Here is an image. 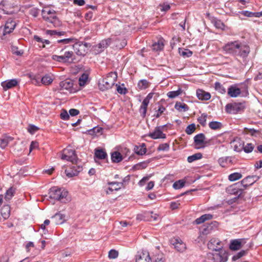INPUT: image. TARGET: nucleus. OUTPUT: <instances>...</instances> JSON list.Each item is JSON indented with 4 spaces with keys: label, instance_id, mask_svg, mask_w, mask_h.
<instances>
[{
    "label": "nucleus",
    "instance_id": "obj_61",
    "mask_svg": "<svg viewBox=\"0 0 262 262\" xmlns=\"http://www.w3.org/2000/svg\"><path fill=\"white\" fill-rule=\"evenodd\" d=\"M39 10L36 8H32L29 10V14L34 17L38 16Z\"/></svg>",
    "mask_w": 262,
    "mask_h": 262
},
{
    "label": "nucleus",
    "instance_id": "obj_11",
    "mask_svg": "<svg viewBox=\"0 0 262 262\" xmlns=\"http://www.w3.org/2000/svg\"><path fill=\"white\" fill-rule=\"evenodd\" d=\"M147 136L152 139H165L166 136L158 126L156 127L153 132L149 133Z\"/></svg>",
    "mask_w": 262,
    "mask_h": 262
},
{
    "label": "nucleus",
    "instance_id": "obj_2",
    "mask_svg": "<svg viewBox=\"0 0 262 262\" xmlns=\"http://www.w3.org/2000/svg\"><path fill=\"white\" fill-rule=\"evenodd\" d=\"M41 15L45 20L51 23L55 27H59L61 24L56 15L55 11L50 8H44L42 10Z\"/></svg>",
    "mask_w": 262,
    "mask_h": 262
},
{
    "label": "nucleus",
    "instance_id": "obj_14",
    "mask_svg": "<svg viewBox=\"0 0 262 262\" xmlns=\"http://www.w3.org/2000/svg\"><path fill=\"white\" fill-rule=\"evenodd\" d=\"M73 86V83L72 81L70 79H66L59 83V90L63 92L66 90L71 92Z\"/></svg>",
    "mask_w": 262,
    "mask_h": 262
},
{
    "label": "nucleus",
    "instance_id": "obj_48",
    "mask_svg": "<svg viewBox=\"0 0 262 262\" xmlns=\"http://www.w3.org/2000/svg\"><path fill=\"white\" fill-rule=\"evenodd\" d=\"M254 148V145L252 143H247L244 145L243 144V150L246 153L251 152Z\"/></svg>",
    "mask_w": 262,
    "mask_h": 262
},
{
    "label": "nucleus",
    "instance_id": "obj_5",
    "mask_svg": "<svg viewBox=\"0 0 262 262\" xmlns=\"http://www.w3.org/2000/svg\"><path fill=\"white\" fill-rule=\"evenodd\" d=\"M60 158L63 160H67L71 162L72 163H76L77 161V157L75 150L71 147L64 148L61 153Z\"/></svg>",
    "mask_w": 262,
    "mask_h": 262
},
{
    "label": "nucleus",
    "instance_id": "obj_4",
    "mask_svg": "<svg viewBox=\"0 0 262 262\" xmlns=\"http://www.w3.org/2000/svg\"><path fill=\"white\" fill-rule=\"evenodd\" d=\"M50 198L56 200L60 201L62 203H66L68 200L66 198L68 192L64 189L56 187L50 189L49 192Z\"/></svg>",
    "mask_w": 262,
    "mask_h": 262
},
{
    "label": "nucleus",
    "instance_id": "obj_59",
    "mask_svg": "<svg viewBox=\"0 0 262 262\" xmlns=\"http://www.w3.org/2000/svg\"><path fill=\"white\" fill-rule=\"evenodd\" d=\"M118 256V252L115 250H111L108 252V257L110 258L114 259Z\"/></svg>",
    "mask_w": 262,
    "mask_h": 262
},
{
    "label": "nucleus",
    "instance_id": "obj_43",
    "mask_svg": "<svg viewBox=\"0 0 262 262\" xmlns=\"http://www.w3.org/2000/svg\"><path fill=\"white\" fill-rule=\"evenodd\" d=\"M153 49L157 51H160L163 49L164 47V43L163 40H159L158 42L153 44Z\"/></svg>",
    "mask_w": 262,
    "mask_h": 262
},
{
    "label": "nucleus",
    "instance_id": "obj_62",
    "mask_svg": "<svg viewBox=\"0 0 262 262\" xmlns=\"http://www.w3.org/2000/svg\"><path fill=\"white\" fill-rule=\"evenodd\" d=\"M181 204L180 201H177L176 202H172L170 203V207L172 210L178 209Z\"/></svg>",
    "mask_w": 262,
    "mask_h": 262
},
{
    "label": "nucleus",
    "instance_id": "obj_40",
    "mask_svg": "<svg viewBox=\"0 0 262 262\" xmlns=\"http://www.w3.org/2000/svg\"><path fill=\"white\" fill-rule=\"evenodd\" d=\"M170 8V6L167 3H163L159 5L157 7V9L160 10L161 12H166L169 10Z\"/></svg>",
    "mask_w": 262,
    "mask_h": 262
},
{
    "label": "nucleus",
    "instance_id": "obj_28",
    "mask_svg": "<svg viewBox=\"0 0 262 262\" xmlns=\"http://www.w3.org/2000/svg\"><path fill=\"white\" fill-rule=\"evenodd\" d=\"M149 102L147 99H144L140 107V113L141 114L143 117H144L146 114L147 106Z\"/></svg>",
    "mask_w": 262,
    "mask_h": 262
},
{
    "label": "nucleus",
    "instance_id": "obj_54",
    "mask_svg": "<svg viewBox=\"0 0 262 262\" xmlns=\"http://www.w3.org/2000/svg\"><path fill=\"white\" fill-rule=\"evenodd\" d=\"M247 254L246 250H242L238 252L236 254L234 255L232 257V260L235 261L242 257L245 256Z\"/></svg>",
    "mask_w": 262,
    "mask_h": 262
},
{
    "label": "nucleus",
    "instance_id": "obj_64",
    "mask_svg": "<svg viewBox=\"0 0 262 262\" xmlns=\"http://www.w3.org/2000/svg\"><path fill=\"white\" fill-rule=\"evenodd\" d=\"M38 127L34 125H30L28 128V131L31 134H34L38 130Z\"/></svg>",
    "mask_w": 262,
    "mask_h": 262
},
{
    "label": "nucleus",
    "instance_id": "obj_17",
    "mask_svg": "<svg viewBox=\"0 0 262 262\" xmlns=\"http://www.w3.org/2000/svg\"><path fill=\"white\" fill-rule=\"evenodd\" d=\"M243 239H235L232 240L230 242L229 248L232 250H237L242 247Z\"/></svg>",
    "mask_w": 262,
    "mask_h": 262
},
{
    "label": "nucleus",
    "instance_id": "obj_16",
    "mask_svg": "<svg viewBox=\"0 0 262 262\" xmlns=\"http://www.w3.org/2000/svg\"><path fill=\"white\" fill-rule=\"evenodd\" d=\"M172 244L174 248L179 252H183L186 249V244L179 238H174Z\"/></svg>",
    "mask_w": 262,
    "mask_h": 262
},
{
    "label": "nucleus",
    "instance_id": "obj_26",
    "mask_svg": "<svg viewBox=\"0 0 262 262\" xmlns=\"http://www.w3.org/2000/svg\"><path fill=\"white\" fill-rule=\"evenodd\" d=\"M213 215L211 214H205L195 220L196 224H201L206 221L212 219Z\"/></svg>",
    "mask_w": 262,
    "mask_h": 262
},
{
    "label": "nucleus",
    "instance_id": "obj_6",
    "mask_svg": "<svg viewBox=\"0 0 262 262\" xmlns=\"http://www.w3.org/2000/svg\"><path fill=\"white\" fill-rule=\"evenodd\" d=\"M208 254V258H211L213 262H226L228 260L227 253L222 249Z\"/></svg>",
    "mask_w": 262,
    "mask_h": 262
},
{
    "label": "nucleus",
    "instance_id": "obj_29",
    "mask_svg": "<svg viewBox=\"0 0 262 262\" xmlns=\"http://www.w3.org/2000/svg\"><path fill=\"white\" fill-rule=\"evenodd\" d=\"M1 213L3 218L8 219L10 214V207L8 205H4L1 210Z\"/></svg>",
    "mask_w": 262,
    "mask_h": 262
},
{
    "label": "nucleus",
    "instance_id": "obj_25",
    "mask_svg": "<svg viewBox=\"0 0 262 262\" xmlns=\"http://www.w3.org/2000/svg\"><path fill=\"white\" fill-rule=\"evenodd\" d=\"M153 262H165L166 258L164 254L161 252H158L153 255L151 258Z\"/></svg>",
    "mask_w": 262,
    "mask_h": 262
},
{
    "label": "nucleus",
    "instance_id": "obj_38",
    "mask_svg": "<svg viewBox=\"0 0 262 262\" xmlns=\"http://www.w3.org/2000/svg\"><path fill=\"white\" fill-rule=\"evenodd\" d=\"M179 54L184 58L189 57L192 55V52L188 49H179Z\"/></svg>",
    "mask_w": 262,
    "mask_h": 262
},
{
    "label": "nucleus",
    "instance_id": "obj_47",
    "mask_svg": "<svg viewBox=\"0 0 262 262\" xmlns=\"http://www.w3.org/2000/svg\"><path fill=\"white\" fill-rule=\"evenodd\" d=\"M241 13L244 16L248 17H259L260 16L262 15L261 12L255 13L248 11H243L241 12Z\"/></svg>",
    "mask_w": 262,
    "mask_h": 262
},
{
    "label": "nucleus",
    "instance_id": "obj_8",
    "mask_svg": "<svg viewBox=\"0 0 262 262\" xmlns=\"http://www.w3.org/2000/svg\"><path fill=\"white\" fill-rule=\"evenodd\" d=\"M112 39L108 38L101 40L98 45L94 47V50L96 54L102 52L105 48L109 46L112 43Z\"/></svg>",
    "mask_w": 262,
    "mask_h": 262
},
{
    "label": "nucleus",
    "instance_id": "obj_58",
    "mask_svg": "<svg viewBox=\"0 0 262 262\" xmlns=\"http://www.w3.org/2000/svg\"><path fill=\"white\" fill-rule=\"evenodd\" d=\"M165 110V107H164L162 105H160L159 107L158 110L156 111V113L154 115V116L157 118H159L161 115V114L164 112Z\"/></svg>",
    "mask_w": 262,
    "mask_h": 262
},
{
    "label": "nucleus",
    "instance_id": "obj_20",
    "mask_svg": "<svg viewBox=\"0 0 262 262\" xmlns=\"http://www.w3.org/2000/svg\"><path fill=\"white\" fill-rule=\"evenodd\" d=\"M196 96L200 100H208L211 98V95L209 93L200 89L196 91Z\"/></svg>",
    "mask_w": 262,
    "mask_h": 262
},
{
    "label": "nucleus",
    "instance_id": "obj_1",
    "mask_svg": "<svg viewBox=\"0 0 262 262\" xmlns=\"http://www.w3.org/2000/svg\"><path fill=\"white\" fill-rule=\"evenodd\" d=\"M223 50L227 53L234 56L246 59L250 52V47L245 42L239 40L228 42L223 47Z\"/></svg>",
    "mask_w": 262,
    "mask_h": 262
},
{
    "label": "nucleus",
    "instance_id": "obj_51",
    "mask_svg": "<svg viewBox=\"0 0 262 262\" xmlns=\"http://www.w3.org/2000/svg\"><path fill=\"white\" fill-rule=\"evenodd\" d=\"M169 149V144L168 143H165L163 144H160L157 148V150L163 151H167Z\"/></svg>",
    "mask_w": 262,
    "mask_h": 262
},
{
    "label": "nucleus",
    "instance_id": "obj_27",
    "mask_svg": "<svg viewBox=\"0 0 262 262\" xmlns=\"http://www.w3.org/2000/svg\"><path fill=\"white\" fill-rule=\"evenodd\" d=\"M135 152L138 155H143L146 152V148L145 143L139 146H136L134 148Z\"/></svg>",
    "mask_w": 262,
    "mask_h": 262
},
{
    "label": "nucleus",
    "instance_id": "obj_42",
    "mask_svg": "<svg viewBox=\"0 0 262 262\" xmlns=\"http://www.w3.org/2000/svg\"><path fill=\"white\" fill-rule=\"evenodd\" d=\"M202 158V155L201 153L198 152L192 156H189L187 158V161L189 163H191L195 160L201 159Z\"/></svg>",
    "mask_w": 262,
    "mask_h": 262
},
{
    "label": "nucleus",
    "instance_id": "obj_33",
    "mask_svg": "<svg viewBox=\"0 0 262 262\" xmlns=\"http://www.w3.org/2000/svg\"><path fill=\"white\" fill-rule=\"evenodd\" d=\"M111 159L113 162L118 163L122 161V157L120 152L115 151L111 155Z\"/></svg>",
    "mask_w": 262,
    "mask_h": 262
},
{
    "label": "nucleus",
    "instance_id": "obj_32",
    "mask_svg": "<svg viewBox=\"0 0 262 262\" xmlns=\"http://www.w3.org/2000/svg\"><path fill=\"white\" fill-rule=\"evenodd\" d=\"M205 139V135L202 133H200L194 136V141L196 145H201L204 143Z\"/></svg>",
    "mask_w": 262,
    "mask_h": 262
},
{
    "label": "nucleus",
    "instance_id": "obj_36",
    "mask_svg": "<svg viewBox=\"0 0 262 262\" xmlns=\"http://www.w3.org/2000/svg\"><path fill=\"white\" fill-rule=\"evenodd\" d=\"M242 174L239 172H234L228 176V180L231 182L238 180L242 178Z\"/></svg>",
    "mask_w": 262,
    "mask_h": 262
},
{
    "label": "nucleus",
    "instance_id": "obj_18",
    "mask_svg": "<svg viewBox=\"0 0 262 262\" xmlns=\"http://www.w3.org/2000/svg\"><path fill=\"white\" fill-rule=\"evenodd\" d=\"M226 192L230 194L238 195L240 196L242 193V190L237 188L236 184L232 185L226 188Z\"/></svg>",
    "mask_w": 262,
    "mask_h": 262
},
{
    "label": "nucleus",
    "instance_id": "obj_37",
    "mask_svg": "<svg viewBox=\"0 0 262 262\" xmlns=\"http://www.w3.org/2000/svg\"><path fill=\"white\" fill-rule=\"evenodd\" d=\"M53 80L52 77L49 75H46L41 79V83L46 85L50 84L53 82Z\"/></svg>",
    "mask_w": 262,
    "mask_h": 262
},
{
    "label": "nucleus",
    "instance_id": "obj_63",
    "mask_svg": "<svg viewBox=\"0 0 262 262\" xmlns=\"http://www.w3.org/2000/svg\"><path fill=\"white\" fill-rule=\"evenodd\" d=\"M52 59L56 61L65 62L64 61V58L63 57L62 55H53L52 56Z\"/></svg>",
    "mask_w": 262,
    "mask_h": 262
},
{
    "label": "nucleus",
    "instance_id": "obj_30",
    "mask_svg": "<svg viewBox=\"0 0 262 262\" xmlns=\"http://www.w3.org/2000/svg\"><path fill=\"white\" fill-rule=\"evenodd\" d=\"M174 108L179 112H186L189 110V107L187 104L180 102H177L176 103Z\"/></svg>",
    "mask_w": 262,
    "mask_h": 262
},
{
    "label": "nucleus",
    "instance_id": "obj_15",
    "mask_svg": "<svg viewBox=\"0 0 262 262\" xmlns=\"http://www.w3.org/2000/svg\"><path fill=\"white\" fill-rule=\"evenodd\" d=\"M241 93V90L236 84L230 85L228 89V95L232 98L238 97Z\"/></svg>",
    "mask_w": 262,
    "mask_h": 262
},
{
    "label": "nucleus",
    "instance_id": "obj_50",
    "mask_svg": "<svg viewBox=\"0 0 262 262\" xmlns=\"http://www.w3.org/2000/svg\"><path fill=\"white\" fill-rule=\"evenodd\" d=\"M73 55L74 53L72 51L65 52L64 54L62 55V56L64 58V61L67 62L70 61V59L72 60V58Z\"/></svg>",
    "mask_w": 262,
    "mask_h": 262
},
{
    "label": "nucleus",
    "instance_id": "obj_35",
    "mask_svg": "<svg viewBox=\"0 0 262 262\" xmlns=\"http://www.w3.org/2000/svg\"><path fill=\"white\" fill-rule=\"evenodd\" d=\"M81 169L82 167H78V170H66L65 173L67 177H68L69 178H72L74 176H77L79 172L81 170Z\"/></svg>",
    "mask_w": 262,
    "mask_h": 262
},
{
    "label": "nucleus",
    "instance_id": "obj_9",
    "mask_svg": "<svg viewBox=\"0 0 262 262\" xmlns=\"http://www.w3.org/2000/svg\"><path fill=\"white\" fill-rule=\"evenodd\" d=\"M136 262H152V261L149 252L147 251H142L138 252Z\"/></svg>",
    "mask_w": 262,
    "mask_h": 262
},
{
    "label": "nucleus",
    "instance_id": "obj_60",
    "mask_svg": "<svg viewBox=\"0 0 262 262\" xmlns=\"http://www.w3.org/2000/svg\"><path fill=\"white\" fill-rule=\"evenodd\" d=\"M47 33L50 35H57L58 36H61L64 34V32H58L56 30H47Z\"/></svg>",
    "mask_w": 262,
    "mask_h": 262
},
{
    "label": "nucleus",
    "instance_id": "obj_57",
    "mask_svg": "<svg viewBox=\"0 0 262 262\" xmlns=\"http://www.w3.org/2000/svg\"><path fill=\"white\" fill-rule=\"evenodd\" d=\"M207 115L205 114H203L202 115L198 118V121L199 123L203 126H204L206 124V118Z\"/></svg>",
    "mask_w": 262,
    "mask_h": 262
},
{
    "label": "nucleus",
    "instance_id": "obj_45",
    "mask_svg": "<svg viewBox=\"0 0 262 262\" xmlns=\"http://www.w3.org/2000/svg\"><path fill=\"white\" fill-rule=\"evenodd\" d=\"M15 189L12 187L10 188L6 192L5 199L7 201L10 200L14 195Z\"/></svg>",
    "mask_w": 262,
    "mask_h": 262
},
{
    "label": "nucleus",
    "instance_id": "obj_19",
    "mask_svg": "<svg viewBox=\"0 0 262 262\" xmlns=\"http://www.w3.org/2000/svg\"><path fill=\"white\" fill-rule=\"evenodd\" d=\"M13 140V138L7 135H4L0 139V146L2 149L5 148L8 144Z\"/></svg>",
    "mask_w": 262,
    "mask_h": 262
},
{
    "label": "nucleus",
    "instance_id": "obj_24",
    "mask_svg": "<svg viewBox=\"0 0 262 262\" xmlns=\"http://www.w3.org/2000/svg\"><path fill=\"white\" fill-rule=\"evenodd\" d=\"M218 162L222 167H225L232 163V158L231 157H222L219 159Z\"/></svg>",
    "mask_w": 262,
    "mask_h": 262
},
{
    "label": "nucleus",
    "instance_id": "obj_34",
    "mask_svg": "<svg viewBox=\"0 0 262 262\" xmlns=\"http://www.w3.org/2000/svg\"><path fill=\"white\" fill-rule=\"evenodd\" d=\"M149 85V82L145 79L140 80L138 83V88L139 90H141L147 89Z\"/></svg>",
    "mask_w": 262,
    "mask_h": 262
},
{
    "label": "nucleus",
    "instance_id": "obj_3",
    "mask_svg": "<svg viewBox=\"0 0 262 262\" xmlns=\"http://www.w3.org/2000/svg\"><path fill=\"white\" fill-rule=\"evenodd\" d=\"M117 75L111 72L102 80L99 81V87L100 90L104 91L111 89L114 85Z\"/></svg>",
    "mask_w": 262,
    "mask_h": 262
},
{
    "label": "nucleus",
    "instance_id": "obj_22",
    "mask_svg": "<svg viewBox=\"0 0 262 262\" xmlns=\"http://www.w3.org/2000/svg\"><path fill=\"white\" fill-rule=\"evenodd\" d=\"M254 181L253 176H248L241 181V184L245 188L252 185Z\"/></svg>",
    "mask_w": 262,
    "mask_h": 262
},
{
    "label": "nucleus",
    "instance_id": "obj_44",
    "mask_svg": "<svg viewBox=\"0 0 262 262\" xmlns=\"http://www.w3.org/2000/svg\"><path fill=\"white\" fill-rule=\"evenodd\" d=\"M209 126L212 129H218L222 127V124L221 122L217 121H211L209 123Z\"/></svg>",
    "mask_w": 262,
    "mask_h": 262
},
{
    "label": "nucleus",
    "instance_id": "obj_31",
    "mask_svg": "<svg viewBox=\"0 0 262 262\" xmlns=\"http://www.w3.org/2000/svg\"><path fill=\"white\" fill-rule=\"evenodd\" d=\"M95 156L99 159H105L107 154L102 149H95Z\"/></svg>",
    "mask_w": 262,
    "mask_h": 262
},
{
    "label": "nucleus",
    "instance_id": "obj_39",
    "mask_svg": "<svg viewBox=\"0 0 262 262\" xmlns=\"http://www.w3.org/2000/svg\"><path fill=\"white\" fill-rule=\"evenodd\" d=\"M233 149L234 151L237 152H241L243 149L244 142L239 141H234L233 142Z\"/></svg>",
    "mask_w": 262,
    "mask_h": 262
},
{
    "label": "nucleus",
    "instance_id": "obj_13",
    "mask_svg": "<svg viewBox=\"0 0 262 262\" xmlns=\"http://www.w3.org/2000/svg\"><path fill=\"white\" fill-rule=\"evenodd\" d=\"M16 25L15 21L8 19L5 24L3 35H5L11 33L15 29Z\"/></svg>",
    "mask_w": 262,
    "mask_h": 262
},
{
    "label": "nucleus",
    "instance_id": "obj_41",
    "mask_svg": "<svg viewBox=\"0 0 262 262\" xmlns=\"http://www.w3.org/2000/svg\"><path fill=\"white\" fill-rule=\"evenodd\" d=\"M214 89L219 93L221 94H225L226 89L223 85L219 82H215L214 83Z\"/></svg>",
    "mask_w": 262,
    "mask_h": 262
},
{
    "label": "nucleus",
    "instance_id": "obj_7",
    "mask_svg": "<svg viewBox=\"0 0 262 262\" xmlns=\"http://www.w3.org/2000/svg\"><path fill=\"white\" fill-rule=\"evenodd\" d=\"M226 111L229 114H235L244 111L245 108L244 103H233L226 105Z\"/></svg>",
    "mask_w": 262,
    "mask_h": 262
},
{
    "label": "nucleus",
    "instance_id": "obj_49",
    "mask_svg": "<svg viewBox=\"0 0 262 262\" xmlns=\"http://www.w3.org/2000/svg\"><path fill=\"white\" fill-rule=\"evenodd\" d=\"M88 79V75L85 73H83L82 75L79 77V84L80 86H83L85 84L87 80Z\"/></svg>",
    "mask_w": 262,
    "mask_h": 262
},
{
    "label": "nucleus",
    "instance_id": "obj_52",
    "mask_svg": "<svg viewBox=\"0 0 262 262\" xmlns=\"http://www.w3.org/2000/svg\"><path fill=\"white\" fill-rule=\"evenodd\" d=\"M185 185V182L183 180H179L173 184V187L175 189H179Z\"/></svg>",
    "mask_w": 262,
    "mask_h": 262
},
{
    "label": "nucleus",
    "instance_id": "obj_46",
    "mask_svg": "<svg viewBox=\"0 0 262 262\" xmlns=\"http://www.w3.org/2000/svg\"><path fill=\"white\" fill-rule=\"evenodd\" d=\"M181 93L182 90L181 89H179L177 91L169 92L167 95L170 98H174L180 95Z\"/></svg>",
    "mask_w": 262,
    "mask_h": 262
},
{
    "label": "nucleus",
    "instance_id": "obj_23",
    "mask_svg": "<svg viewBox=\"0 0 262 262\" xmlns=\"http://www.w3.org/2000/svg\"><path fill=\"white\" fill-rule=\"evenodd\" d=\"M52 219L54 220L56 224H61L66 220V215L60 213H56L52 216Z\"/></svg>",
    "mask_w": 262,
    "mask_h": 262
},
{
    "label": "nucleus",
    "instance_id": "obj_21",
    "mask_svg": "<svg viewBox=\"0 0 262 262\" xmlns=\"http://www.w3.org/2000/svg\"><path fill=\"white\" fill-rule=\"evenodd\" d=\"M17 84V81L16 79H11L6 81L2 83V86L5 90L11 89Z\"/></svg>",
    "mask_w": 262,
    "mask_h": 262
},
{
    "label": "nucleus",
    "instance_id": "obj_53",
    "mask_svg": "<svg viewBox=\"0 0 262 262\" xmlns=\"http://www.w3.org/2000/svg\"><path fill=\"white\" fill-rule=\"evenodd\" d=\"M212 230V226L211 225L204 226V227L201 230V234L205 235H208L211 233Z\"/></svg>",
    "mask_w": 262,
    "mask_h": 262
},
{
    "label": "nucleus",
    "instance_id": "obj_55",
    "mask_svg": "<svg viewBox=\"0 0 262 262\" xmlns=\"http://www.w3.org/2000/svg\"><path fill=\"white\" fill-rule=\"evenodd\" d=\"M214 25L218 29L223 30L225 27L224 23L220 20H214Z\"/></svg>",
    "mask_w": 262,
    "mask_h": 262
},
{
    "label": "nucleus",
    "instance_id": "obj_12",
    "mask_svg": "<svg viewBox=\"0 0 262 262\" xmlns=\"http://www.w3.org/2000/svg\"><path fill=\"white\" fill-rule=\"evenodd\" d=\"M110 187L106 190V193L110 194L113 191H118L121 188L123 185V182H108Z\"/></svg>",
    "mask_w": 262,
    "mask_h": 262
},
{
    "label": "nucleus",
    "instance_id": "obj_56",
    "mask_svg": "<svg viewBox=\"0 0 262 262\" xmlns=\"http://www.w3.org/2000/svg\"><path fill=\"white\" fill-rule=\"evenodd\" d=\"M195 129V126L194 124H191L187 126L186 129V133L188 135L191 134Z\"/></svg>",
    "mask_w": 262,
    "mask_h": 262
},
{
    "label": "nucleus",
    "instance_id": "obj_10",
    "mask_svg": "<svg viewBox=\"0 0 262 262\" xmlns=\"http://www.w3.org/2000/svg\"><path fill=\"white\" fill-rule=\"evenodd\" d=\"M208 248L213 251H220L223 249L221 241L215 238H211L208 243Z\"/></svg>",
    "mask_w": 262,
    "mask_h": 262
}]
</instances>
